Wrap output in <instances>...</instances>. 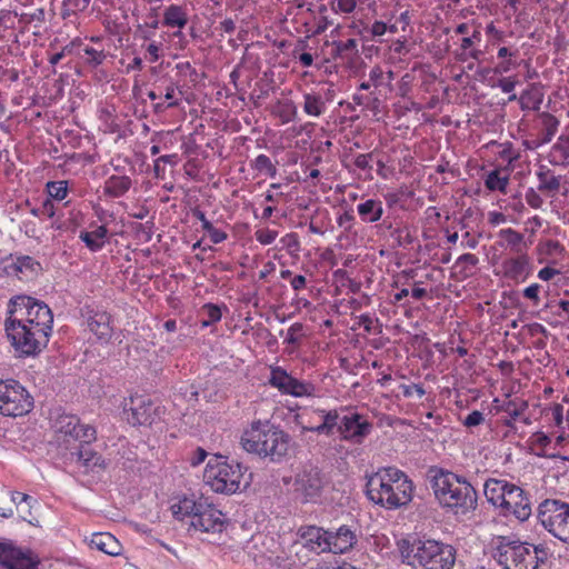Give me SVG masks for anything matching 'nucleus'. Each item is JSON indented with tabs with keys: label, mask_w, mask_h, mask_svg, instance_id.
Wrapping results in <instances>:
<instances>
[{
	"label": "nucleus",
	"mask_w": 569,
	"mask_h": 569,
	"mask_svg": "<svg viewBox=\"0 0 569 569\" xmlns=\"http://www.w3.org/2000/svg\"><path fill=\"white\" fill-rule=\"evenodd\" d=\"M282 246L288 249L290 252L298 251L300 248V242L297 233H287L280 239Z\"/></svg>",
	"instance_id": "obj_45"
},
{
	"label": "nucleus",
	"mask_w": 569,
	"mask_h": 569,
	"mask_svg": "<svg viewBox=\"0 0 569 569\" xmlns=\"http://www.w3.org/2000/svg\"><path fill=\"white\" fill-rule=\"evenodd\" d=\"M550 162L557 166H569V133L561 136L550 151Z\"/></svg>",
	"instance_id": "obj_33"
},
{
	"label": "nucleus",
	"mask_w": 569,
	"mask_h": 569,
	"mask_svg": "<svg viewBox=\"0 0 569 569\" xmlns=\"http://www.w3.org/2000/svg\"><path fill=\"white\" fill-rule=\"evenodd\" d=\"M207 233L214 244L223 242L228 237L224 231L216 229L213 226L207 231Z\"/></svg>",
	"instance_id": "obj_57"
},
{
	"label": "nucleus",
	"mask_w": 569,
	"mask_h": 569,
	"mask_svg": "<svg viewBox=\"0 0 569 569\" xmlns=\"http://www.w3.org/2000/svg\"><path fill=\"white\" fill-rule=\"evenodd\" d=\"M525 199H526V202L533 209H539L541 208L542 203H543V200L542 198L533 190V189H529L527 192H526V196H525Z\"/></svg>",
	"instance_id": "obj_51"
},
{
	"label": "nucleus",
	"mask_w": 569,
	"mask_h": 569,
	"mask_svg": "<svg viewBox=\"0 0 569 569\" xmlns=\"http://www.w3.org/2000/svg\"><path fill=\"white\" fill-rule=\"evenodd\" d=\"M539 290H540V284L532 283L523 290V296L527 299H530L537 303L539 301Z\"/></svg>",
	"instance_id": "obj_58"
},
{
	"label": "nucleus",
	"mask_w": 569,
	"mask_h": 569,
	"mask_svg": "<svg viewBox=\"0 0 569 569\" xmlns=\"http://www.w3.org/2000/svg\"><path fill=\"white\" fill-rule=\"evenodd\" d=\"M533 449H546L550 443V438L543 432H536L530 437Z\"/></svg>",
	"instance_id": "obj_48"
},
{
	"label": "nucleus",
	"mask_w": 569,
	"mask_h": 569,
	"mask_svg": "<svg viewBox=\"0 0 569 569\" xmlns=\"http://www.w3.org/2000/svg\"><path fill=\"white\" fill-rule=\"evenodd\" d=\"M498 237L501 239L499 242L500 247L510 248L515 253H523V236L512 228L501 229L498 232Z\"/></svg>",
	"instance_id": "obj_32"
},
{
	"label": "nucleus",
	"mask_w": 569,
	"mask_h": 569,
	"mask_svg": "<svg viewBox=\"0 0 569 569\" xmlns=\"http://www.w3.org/2000/svg\"><path fill=\"white\" fill-rule=\"evenodd\" d=\"M90 331L102 341H108L112 336L111 317L106 311H96L88 319Z\"/></svg>",
	"instance_id": "obj_22"
},
{
	"label": "nucleus",
	"mask_w": 569,
	"mask_h": 569,
	"mask_svg": "<svg viewBox=\"0 0 569 569\" xmlns=\"http://www.w3.org/2000/svg\"><path fill=\"white\" fill-rule=\"evenodd\" d=\"M480 38H481L480 31L478 29L473 30L471 36L462 38L461 49L462 50L470 49L475 44V42L480 41Z\"/></svg>",
	"instance_id": "obj_54"
},
{
	"label": "nucleus",
	"mask_w": 569,
	"mask_h": 569,
	"mask_svg": "<svg viewBox=\"0 0 569 569\" xmlns=\"http://www.w3.org/2000/svg\"><path fill=\"white\" fill-rule=\"evenodd\" d=\"M483 491L487 500L499 508L503 516H513L519 521H526L531 516V501L520 487L506 480L489 479L485 482Z\"/></svg>",
	"instance_id": "obj_5"
},
{
	"label": "nucleus",
	"mask_w": 569,
	"mask_h": 569,
	"mask_svg": "<svg viewBox=\"0 0 569 569\" xmlns=\"http://www.w3.org/2000/svg\"><path fill=\"white\" fill-rule=\"evenodd\" d=\"M403 562L421 569H452L456 563V549L436 539H402L398 543Z\"/></svg>",
	"instance_id": "obj_3"
},
{
	"label": "nucleus",
	"mask_w": 569,
	"mask_h": 569,
	"mask_svg": "<svg viewBox=\"0 0 569 569\" xmlns=\"http://www.w3.org/2000/svg\"><path fill=\"white\" fill-rule=\"evenodd\" d=\"M356 542V533L349 527L341 526L336 531H329L328 552L343 553L350 550Z\"/></svg>",
	"instance_id": "obj_21"
},
{
	"label": "nucleus",
	"mask_w": 569,
	"mask_h": 569,
	"mask_svg": "<svg viewBox=\"0 0 569 569\" xmlns=\"http://www.w3.org/2000/svg\"><path fill=\"white\" fill-rule=\"evenodd\" d=\"M303 547L316 553L328 552L329 530L317 526L301 527L298 530Z\"/></svg>",
	"instance_id": "obj_19"
},
{
	"label": "nucleus",
	"mask_w": 569,
	"mask_h": 569,
	"mask_svg": "<svg viewBox=\"0 0 569 569\" xmlns=\"http://www.w3.org/2000/svg\"><path fill=\"white\" fill-rule=\"evenodd\" d=\"M188 12L187 8L179 4H170L163 11V26L168 28H177L179 31L174 32L178 37L181 34V30L188 24Z\"/></svg>",
	"instance_id": "obj_23"
},
{
	"label": "nucleus",
	"mask_w": 569,
	"mask_h": 569,
	"mask_svg": "<svg viewBox=\"0 0 569 569\" xmlns=\"http://www.w3.org/2000/svg\"><path fill=\"white\" fill-rule=\"evenodd\" d=\"M11 500L13 503L17 505V507H20L22 503H26L28 507H30V502L33 500L32 497H30L27 493H22L19 491H13L11 493Z\"/></svg>",
	"instance_id": "obj_56"
},
{
	"label": "nucleus",
	"mask_w": 569,
	"mask_h": 569,
	"mask_svg": "<svg viewBox=\"0 0 569 569\" xmlns=\"http://www.w3.org/2000/svg\"><path fill=\"white\" fill-rule=\"evenodd\" d=\"M86 56H87V63L93 67H97L103 62L106 59V53L103 50H97L92 47H86L83 49Z\"/></svg>",
	"instance_id": "obj_42"
},
{
	"label": "nucleus",
	"mask_w": 569,
	"mask_h": 569,
	"mask_svg": "<svg viewBox=\"0 0 569 569\" xmlns=\"http://www.w3.org/2000/svg\"><path fill=\"white\" fill-rule=\"evenodd\" d=\"M32 398L26 388L13 379L0 380V415L19 417L32 408Z\"/></svg>",
	"instance_id": "obj_13"
},
{
	"label": "nucleus",
	"mask_w": 569,
	"mask_h": 569,
	"mask_svg": "<svg viewBox=\"0 0 569 569\" xmlns=\"http://www.w3.org/2000/svg\"><path fill=\"white\" fill-rule=\"evenodd\" d=\"M207 458V452L202 448H197V450L192 453L190 458L191 466L196 467L204 461Z\"/></svg>",
	"instance_id": "obj_62"
},
{
	"label": "nucleus",
	"mask_w": 569,
	"mask_h": 569,
	"mask_svg": "<svg viewBox=\"0 0 569 569\" xmlns=\"http://www.w3.org/2000/svg\"><path fill=\"white\" fill-rule=\"evenodd\" d=\"M108 230L104 226H99L92 231H81L79 238L91 251H99L106 243Z\"/></svg>",
	"instance_id": "obj_30"
},
{
	"label": "nucleus",
	"mask_w": 569,
	"mask_h": 569,
	"mask_svg": "<svg viewBox=\"0 0 569 569\" xmlns=\"http://www.w3.org/2000/svg\"><path fill=\"white\" fill-rule=\"evenodd\" d=\"M357 0H333L332 11L336 13H351L357 8Z\"/></svg>",
	"instance_id": "obj_43"
},
{
	"label": "nucleus",
	"mask_w": 569,
	"mask_h": 569,
	"mask_svg": "<svg viewBox=\"0 0 569 569\" xmlns=\"http://www.w3.org/2000/svg\"><path fill=\"white\" fill-rule=\"evenodd\" d=\"M131 187V180L127 176H111L104 182V193L111 197L123 196Z\"/></svg>",
	"instance_id": "obj_34"
},
{
	"label": "nucleus",
	"mask_w": 569,
	"mask_h": 569,
	"mask_svg": "<svg viewBox=\"0 0 569 569\" xmlns=\"http://www.w3.org/2000/svg\"><path fill=\"white\" fill-rule=\"evenodd\" d=\"M157 410L151 400L142 396L123 401L124 419L132 426H151L158 416Z\"/></svg>",
	"instance_id": "obj_15"
},
{
	"label": "nucleus",
	"mask_w": 569,
	"mask_h": 569,
	"mask_svg": "<svg viewBox=\"0 0 569 569\" xmlns=\"http://www.w3.org/2000/svg\"><path fill=\"white\" fill-rule=\"evenodd\" d=\"M509 178L507 174H502L501 170L496 169L487 174L485 180L486 187L491 191L506 192Z\"/></svg>",
	"instance_id": "obj_36"
},
{
	"label": "nucleus",
	"mask_w": 569,
	"mask_h": 569,
	"mask_svg": "<svg viewBox=\"0 0 569 569\" xmlns=\"http://www.w3.org/2000/svg\"><path fill=\"white\" fill-rule=\"evenodd\" d=\"M4 329L14 349L26 356L40 352L47 346L51 333V331L37 326H28L16 320L13 322L9 318H6Z\"/></svg>",
	"instance_id": "obj_10"
},
{
	"label": "nucleus",
	"mask_w": 569,
	"mask_h": 569,
	"mask_svg": "<svg viewBox=\"0 0 569 569\" xmlns=\"http://www.w3.org/2000/svg\"><path fill=\"white\" fill-rule=\"evenodd\" d=\"M558 273H559L558 270L550 268V267H545L539 270L538 278L543 281H549Z\"/></svg>",
	"instance_id": "obj_63"
},
{
	"label": "nucleus",
	"mask_w": 569,
	"mask_h": 569,
	"mask_svg": "<svg viewBox=\"0 0 569 569\" xmlns=\"http://www.w3.org/2000/svg\"><path fill=\"white\" fill-rule=\"evenodd\" d=\"M538 519L555 538L569 545V503L546 499L539 505Z\"/></svg>",
	"instance_id": "obj_12"
},
{
	"label": "nucleus",
	"mask_w": 569,
	"mask_h": 569,
	"mask_svg": "<svg viewBox=\"0 0 569 569\" xmlns=\"http://www.w3.org/2000/svg\"><path fill=\"white\" fill-rule=\"evenodd\" d=\"M478 262V257L472 253H463L457 259V264H463L465 268H475Z\"/></svg>",
	"instance_id": "obj_52"
},
{
	"label": "nucleus",
	"mask_w": 569,
	"mask_h": 569,
	"mask_svg": "<svg viewBox=\"0 0 569 569\" xmlns=\"http://www.w3.org/2000/svg\"><path fill=\"white\" fill-rule=\"evenodd\" d=\"M269 383L281 393L292 397H311L317 391L312 383L296 379L281 367L271 368Z\"/></svg>",
	"instance_id": "obj_14"
},
{
	"label": "nucleus",
	"mask_w": 569,
	"mask_h": 569,
	"mask_svg": "<svg viewBox=\"0 0 569 569\" xmlns=\"http://www.w3.org/2000/svg\"><path fill=\"white\" fill-rule=\"evenodd\" d=\"M254 237L259 243L268 246L276 240V238L278 237V231L268 228H261L256 230Z\"/></svg>",
	"instance_id": "obj_41"
},
{
	"label": "nucleus",
	"mask_w": 569,
	"mask_h": 569,
	"mask_svg": "<svg viewBox=\"0 0 569 569\" xmlns=\"http://www.w3.org/2000/svg\"><path fill=\"white\" fill-rule=\"evenodd\" d=\"M518 83V80L516 77H503L498 80L497 86L501 89L505 93H511L513 92L516 86Z\"/></svg>",
	"instance_id": "obj_50"
},
{
	"label": "nucleus",
	"mask_w": 569,
	"mask_h": 569,
	"mask_svg": "<svg viewBox=\"0 0 569 569\" xmlns=\"http://www.w3.org/2000/svg\"><path fill=\"white\" fill-rule=\"evenodd\" d=\"M317 413L321 419V423L315 427H305L303 429L325 436H332L336 430L339 432L341 417L337 410H317Z\"/></svg>",
	"instance_id": "obj_24"
},
{
	"label": "nucleus",
	"mask_w": 569,
	"mask_h": 569,
	"mask_svg": "<svg viewBox=\"0 0 569 569\" xmlns=\"http://www.w3.org/2000/svg\"><path fill=\"white\" fill-rule=\"evenodd\" d=\"M518 63L515 61V58H509L501 60L493 69L495 74H505L510 72L513 68H516Z\"/></svg>",
	"instance_id": "obj_49"
},
{
	"label": "nucleus",
	"mask_w": 569,
	"mask_h": 569,
	"mask_svg": "<svg viewBox=\"0 0 569 569\" xmlns=\"http://www.w3.org/2000/svg\"><path fill=\"white\" fill-rule=\"evenodd\" d=\"M493 557L505 569H536L538 567V548L511 537H497Z\"/></svg>",
	"instance_id": "obj_8"
},
{
	"label": "nucleus",
	"mask_w": 569,
	"mask_h": 569,
	"mask_svg": "<svg viewBox=\"0 0 569 569\" xmlns=\"http://www.w3.org/2000/svg\"><path fill=\"white\" fill-rule=\"evenodd\" d=\"M202 312L207 317L202 320V327H208L212 323L220 321L221 319V310L218 306L212 303H207L202 307Z\"/></svg>",
	"instance_id": "obj_38"
},
{
	"label": "nucleus",
	"mask_w": 569,
	"mask_h": 569,
	"mask_svg": "<svg viewBox=\"0 0 569 569\" xmlns=\"http://www.w3.org/2000/svg\"><path fill=\"white\" fill-rule=\"evenodd\" d=\"M485 421V416L481 411L473 410L462 421L465 427L471 428L481 425Z\"/></svg>",
	"instance_id": "obj_47"
},
{
	"label": "nucleus",
	"mask_w": 569,
	"mask_h": 569,
	"mask_svg": "<svg viewBox=\"0 0 569 569\" xmlns=\"http://www.w3.org/2000/svg\"><path fill=\"white\" fill-rule=\"evenodd\" d=\"M7 315V318L12 319L13 322L16 320L48 331L52 330L53 316L50 308L31 297L16 296L11 298Z\"/></svg>",
	"instance_id": "obj_9"
},
{
	"label": "nucleus",
	"mask_w": 569,
	"mask_h": 569,
	"mask_svg": "<svg viewBox=\"0 0 569 569\" xmlns=\"http://www.w3.org/2000/svg\"><path fill=\"white\" fill-rule=\"evenodd\" d=\"M432 490L440 506L457 517H466L477 508V492L466 478L439 470L432 478Z\"/></svg>",
	"instance_id": "obj_2"
},
{
	"label": "nucleus",
	"mask_w": 569,
	"mask_h": 569,
	"mask_svg": "<svg viewBox=\"0 0 569 569\" xmlns=\"http://www.w3.org/2000/svg\"><path fill=\"white\" fill-rule=\"evenodd\" d=\"M48 199L62 201L68 194V182L66 180L51 181L47 183Z\"/></svg>",
	"instance_id": "obj_37"
},
{
	"label": "nucleus",
	"mask_w": 569,
	"mask_h": 569,
	"mask_svg": "<svg viewBox=\"0 0 569 569\" xmlns=\"http://www.w3.org/2000/svg\"><path fill=\"white\" fill-rule=\"evenodd\" d=\"M170 509L176 519L189 520V526L196 531L220 532L226 523L224 515L204 500L183 497L173 502Z\"/></svg>",
	"instance_id": "obj_6"
},
{
	"label": "nucleus",
	"mask_w": 569,
	"mask_h": 569,
	"mask_svg": "<svg viewBox=\"0 0 569 569\" xmlns=\"http://www.w3.org/2000/svg\"><path fill=\"white\" fill-rule=\"evenodd\" d=\"M40 213L43 218H53L56 214V207L51 199L44 200L40 206Z\"/></svg>",
	"instance_id": "obj_53"
},
{
	"label": "nucleus",
	"mask_w": 569,
	"mask_h": 569,
	"mask_svg": "<svg viewBox=\"0 0 569 569\" xmlns=\"http://www.w3.org/2000/svg\"><path fill=\"white\" fill-rule=\"evenodd\" d=\"M83 445L77 443L71 447L69 450L71 459L87 468L100 466L101 457L91 449L84 448Z\"/></svg>",
	"instance_id": "obj_28"
},
{
	"label": "nucleus",
	"mask_w": 569,
	"mask_h": 569,
	"mask_svg": "<svg viewBox=\"0 0 569 569\" xmlns=\"http://www.w3.org/2000/svg\"><path fill=\"white\" fill-rule=\"evenodd\" d=\"M371 158L370 153H360L356 157L355 164L362 170L371 169Z\"/></svg>",
	"instance_id": "obj_55"
},
{
	"label": "nucleus",
	"mask_w": 569,
	"mask_h": 569,
	"mask_svg": "<svg viewBox=\"0 0 569 569\" xmlns=\"http://www.w3.org/2000/svg\"><path fill=\"white\" fill-rule=\"evenodd\" d=\"M34 567L36 562L29 552L10 543L0 542V569H34Z\"/></svg>",
	"instance_id": "obj_18"
},
{
	"label": "nucleus",
	"mask_w": 569,
	"mask_h": 569,
	"mask_svg": "<svg viewBox=\"0 0 569 569\" xmlns=\"http://www.w3.org/2000/svg\"><path fill=\"white\" fill-rule=\"evenodd\" d=\"M161 44L151 42L147 46V52L149 54L150 62H156L160 59Z\"/></svg>",
	"instance_id": "obj_59"
},
{
	"label": "nucleus",
	"mask_w": 569,
	"mask_h": 569,
	"mask_svg": "<svg viewBox=\"0 0 569 569\" xmlns=\"http://www.w3.org/2000/svg\"><path fill=\"white\" fill-rule=\"evenodd\" d=\"M559 120L548 113L542 112L538 117L539 133L537 136L538 144H545L551 141L558 131Z\"/></svg>",
	"instance_id": "obj_26"
},
{
	"label": "nucleus",
	"mask_w": 569,
	"mask_h": 569,
	"mask_svg": "<svg viewBox=\"0 0 569 569\" xmlns=\"http://www.w3.org/2000/svg\"><path fill=\"white\" fill-rule=\"evenodd\" d=\"M400 388L402 390L403 396L407 398L413 397L415 395L418 398H422L426 395V390L420 385H402Z\"/></svg>",
	"instance_id": "obj_46"
},
{
	"label": "nucleus",
	"mask_w": 569,
	"mask_h": 569,
	"mask_svg": "<svg viewBox=\"0 0 569 569\" xmlns=\"http://www.w3.org/2000/svg\"><path fill=\"white\" fill-rule=\"evenodd\" d=\"M325 480L318 468L310 467L297 475L295 491L306 502L316 501L323 489Z\"/></svg>",
	"instance_id": "obj_16"
},
{
	"label": "nucleus",
	"mask_w": 569,
	"mask_h": 569,
	"mask_svg": "<svg viewBox=\"0 0 569 569\" xmlns=\"http://www.w3.org/2000/svg\"><path fill=\"white\" fill-rule=\"evenodd\" d=\"M539 180L538 190L542 192H557L560 189L561 178L555 176L549 169L541 167L537 171Z\"/></svg>",
	"instance_id": "obj_35"
},
{
	"label": "nucleus",
	"mask_w": 569,
	"mask_h": 569,
	"mask_svg": "<svg viewBox=\"0 0 569 569\" xmlns=\"http://www.w3.org/2000/svg\"><path fill=\"white\" fill-rule=\"evenodd\" d=\"M505 278L513 281H523L530 273V259L526 252L507 258L501 263Z\"/></svg>",
	"instance_id": "obj_20"
},
{
	"label": "nucleus",
	"mask_w": 569,
	"mask_h": 569,
	"mask_svg": "<svg viewBox=\"0 0 569 569\" xmlns=\"http://www.w3.org/2000/svg\"><path fill=\"white\" fill-rule=\"evenodd\" d=\"M411 479L396 467H383L372 473L366 485L368 498L376 505L396 510L407 506L413 497Z\"/></svg>",
	"instance_id": "obj_1"
},
{
	"label": "nucleus",
	"mask_w": 569,
	"mask_h": 569,
	"mask_svg": "<svg viewBox=\"0 0 569 569\" xmlns=\"http://www.w3.org/2000/svg\"><path fill=\"white\" fill-rule=\"evenodd\" d=\"M244 472L239 462L217 456L208 461L203 480L214 492L231 495L240 489Z\"/></svg>",
	"instance_id": "obj_7"
},
{
	"label": "nucleus",
	"mask_w": 569,
	"mask_h": 569,
	"mask_svg": "<svg viewBox=\"0 0 569 569\" xmlns=\"http://www.w3.org/2000/svg\"><path fill=\"white\" fill-rule=\"evenodd\" d=\"M53 430L58 446L64 450H71L77 443H91L97 439L96 428L81 423L80 419L71 413L58 415Z\"/></svg>",
	"instance_id": "obj_11"
},
{
	"label": "nucleus",
	"mask_w": 569,
	"mask_h": 569,
	"mask_svg": "<svg viewBox=\"0 0 569 569\" xmlns=\"http://www.w3.org/2000/svg\"><path fill=\"white\" fill-rule=\"evenodd\" d=\"M89 545L109 556H118L121 552V545L114 536L109 532H96L91 536Z\"/></svg>",
	"instance_id": "obj_25"
},
{
	"label": "nucleus",
	"mask_w": 569,
	"mask_h": 569,
	"mask_svg": "<svg viewBox=\"0 0 569 569\" xmlns=\"http://www.w3.org/2000/svg\"><path fill=\"white\" fill-rule=\"evenodd\" d=\"M333 44L336 46L339 52L352 51L357 48V41L355 39H349L345 42H333Z\"/></svg>",
	"instance_id": "obj_61"
},
{
	"label": "nucleus",
	"mask_w": 569,
	"mask_h": 569,
	"mask_svg": "<svg viewBox=\"0 0 569 569\" xmlns=\"http://www.w3.org/2000/svg\"><path fill=\"white\" fill-rule=\"evenodd\" d=\"M357 211L363 222L373 223L382 218L383 206L380 200L367 199L357 206Z\"/></svg>",
	"instance_id": "obj_27"
},
{
	"label": "nucleus",
	"mask_w": 569,
	"mask_h": 569,
	"mask_svg": "<svg viewBox=\"0 0 569 569\" xmlns=\"http://www.w3.org/2000/svg\"><path fill=\"white\" fill-rule=\"evenodd\" d=\"M303 111L307 116L319 118L326 110V101L322 96L317 92H303Z\"/></svg>",
	"instance_id": "obj_29"
},
{
	"label": "nucleus",
	"mask_w": 569,
	"mask_h": 569,
	"mask_svg": "<svg viewBox=\"0 0 569 569\" xmlns=\"http://www.w3.org/2000/svg\"><path fill=\"white\" fill-rule=\"evenodd\" d=\"M282 123H288L297 117V108L292 101L282 104V111L279 113Z\"/></svg>",
	"instance_id": "obj_44"
},
{
	"label": "nucleus",
	"mask_w": 569,
	"mask_h": 569,
	"mask_svg": "<svg viewBox=\"0 0 569 569\" xmlns=\"http://www.w3.org/2000/svg\"><path fill=\"white\" fill-rule=\"evenodd\" d=\"M12 270L20 278H29L37 274L40 270V263L37 262L32 257L20 256L17 257L12 263Z\"/></svg>",
	"instance_id": "obj_31"
},
{
	"label": "nucleus",
	"mask_w": 569,
	"mask_h": 569,
	"mask_svg": "<svg viewBox=\"0 0 569 569\" xmlns=\"http://www.w3.org/2000/svg\"><path fill=\"white\" fill-rule=\"evenodd\" d=\"M254 169L259 172H263L273 177L276 174V167L271 163V160L266 154H259L253 161Z\"/></svg>",
	"instance_id": "obj_39"
},
{
	"label": "nucleus",
	"mask_w": 569,
	"mask_h": 569,
	"mask_svg": "<svg viewBox=\"0 0 569 569\" xmlns=\"http://www.w3.org/2000/svg\"><path fill=\"white\" fill-rule=\"evenodd\" d=\"M290 437L269 422H253L241 437L242 448L272 461L280 460L289 449Z\"/></svg>",
	"instance_id": "obj_4"
},
{
	"label": "nucleus",
	"mask_w": 569,
	"mask_h": 569,
	"mask_svg": "<svg viewBox=\"0 0 569 569\" xmlns=\"http://www.w3.org/2000/svg\"><path fill=\"white\" fill-rule=\"evenodd\" d=\"M388 31L387 23L382 21H375L370 28L372 37H381Z\"/></svg>",
	"instance_id": "obj_60"
},
{
	"label": "nucleus",
	"mask_w": 569,
	"mask_h": 569,
	"mask_svg": "<svg viewBox=\"0 0 569 569\" xmlns=\"http://www.w3.org/2000/svg\"><path fill=\"white\" fill-rule=\"evenodd\" d=\"M371 423L359 413L341 417L339 433L343 440L360 445L371 432Z\"/></svg>",
	"instance_id": "obj_17"
},
{
	"label": "nucleus",
	"mask_w": 569,
	"mask_h": 569,
	"mask_svg": "<svg viewBox=\"0 0 569 569\" xmlns=\"http://www.w3.org/2000/svg\"><path fill=\"white\" fill-rule=\"evenodd\" d=\"M506 220H507V218H506V216L502 212L490 211L488 213V221L491 224H493V226H498V224L505 223Z\"/></svg>",
	"instance_id": "obj_64"
},
{
	"label": "nucleus",
	"mask_w": 569,
	"mask_h": 569,
	"mask_svg": "<svg viewBox=\"0 0 569 569\" xmlns=\"http://www.w3.org/2000/svg\"><path fill=\"white\" fill-rule=\"evenodd\" d=\"M538 250L541 254L547 256L561 254L565 251L563 247L558 241L550 239L539 242Z\"/></svg>",
	"instance_id": "obj_40"
}]
</instances>
